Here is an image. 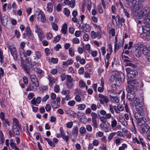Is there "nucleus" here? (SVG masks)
Wrapping results in <instances>:
<instances>
[{"mask_svg": "<svg viewBox=\"0 0 150 150\" xmlns=\"http://www.w3.org/2000/svg\"><path fill=\"white\" fill-rule=\"evenodd\" d=\"M135 51L136 56L138 57L141 56L142 53L146 56L147 59L150 62V45L148 47L145 45L141 44L140 45L136 44Z\"/></svg>", "mask_w": 150, "mask_h": 150, "instance_id": "f257e3e1", "label": "nucleus"}, {"mask_svg": "<svg viewBox=\"0 0 150 150\" xmlns=\"http://www.w3.org/2000/svg\"><path fill=\"white\" fill-rule=\"evenodd\" d=\"M101 128L103 129L105 132H108L111 130V127L110 124L108 122L105 123H101L100 125Z\"/></svg>", "mask_w": 150, "mask_h": 150, "instance_id": "9d476101", "label": "nucleus"}, {"mask_svg": "<svg viewBox=\"0 0 150 150\" xmlns=\"http://www.w3.org/2000/svg\"><path fill=\"white\" fill-rule=\"evenodd\" d=\"M113 108L115 112L117 114L120 113V112L122 111L124 109L122 106L120 105H118L117 106H113Z\"/></svg>", "mask_w": 150, "mask_h": 150, "instance_id": "a211bd4d", "label": "nucleus"}, {"mask_svg": "<svg viewBox=\"0 0 150 150\" xmlns=\"http://www.w3.org/2000/svg\"><path fill=\"white\" fill-rule=\"evenodd\" d=\"M70 93V91L68 90H63L61 91V94L62 95H64L65 96L69 94Z\"/></svg>", "mask_w": 150, "mask_h": 150, "instance_id": "de8ad7c7", "label": "nucleus"}, {"mask_svg": "<svg viewBox=\"0 0 150 150\" xmlns=\"http://www.w3.org/2000/svg\"><path fill=\"white\" fill-rule=\"evenodd\" d=\"M80 134L81 136H83L86 134V128L84 127H81L79 130Z\"/></svg>", "mask_w": 150, "mask_h": 150, "instance_id": "2f4dec72", "label": "nucleus"}, {"mask_svg": "<svg viewBox=\"0 0 150 150\" xmlns=\"http://www.w3.org/2000/svg\"><path fill=\"white\" fill-rule=\"evenodd\" d=\"M47 8V11L48 12H52L53 9V6L52 3L51 2L48 3Z\"/></svg>", "mask_w": 150, "mask_h": 150, "instance_id": "58836bf2", "label": "nucleus"}, {"mask_svg": "<svg viewBox=\"0 0 150 150\" xmlns=\"http://www.w3.org/2000/svg\"><path fill=\"white\" fill-rule=\"evenodd\" d=\"M144 23L146 25L150 24V11L147 16L145 17L144 21Z\"/></svg>", "mask_w": 150, "mask_h": 150, "instance_id": "b1692460", "label": "nucleus"}, {"mask_svg": "<svg viewBox=\"0 0 150 150\" xmlns=\"http://www.w3.org/2000/svg\"><path fill=\"white\" fill-rule=\"evenodd\" d=\"M10 145L11 147L15 150H18L19 149L16 147V144L13 142V139L10 140Z\"/></svg>", "mask_w": 150, "mask_h": 150, "instance_id": "4c0bfd02", "label": "nucleus"}, {"mask_svg": "<svg viewBox=\"0 0 150 150\" xmlns=\"http://www.w3.org/2000/svg\"><path fill=\"white\" fill-rule=\"evenodd\" d=\"M21 61L28 64V66H30H30L32 67V64L31 63L30 59V57H28L26 55L24 57H21Z\"/></svg>", "mask_w": 150, "mask_h": 150, "instance_id": "2eb2a0df", "label": "nucleus"}, {"mask_svg": "<svg viewBox=\"0 0 150 150\" xmlns=\"http://www.w3.org/2000/svg\"><path fill=\"white\" fill-rule=\"evenodd\" d=\"M48 79L49 81V85L50 86H52L54 83L57 82V79L56 78L49 76Z\"/></svg>", "mask_w": 150, "mask_h": 150, "instance_id": "aec40b11", "label": "nucleus"}, {"mask_svg": "<svg viewBox=\"0 0 150 150\" xmlns=\"http://www.w3.org/2000/svg\"><path fill=\"white\" fill-rule=\"evenodd\" d=\"M76 102L74 100H71L69 101L68 103V105L70 106H74Z\"/></svg>", "mask_w": 150, "mask_h": 150, "instance_id": "69168bd1", "label": "nucleus"}, {"mask_svg": "<svg viewBox=\"0 0 150 150\" xmlns=\"http://www.w3.org/2000/svg\"><path fill=\"white\" fill-rule=\"evenodd\" d=\"M38 14L41 16L40 20L43 23H44L46 20V17L44 13L43 12L40 11L38 13Z\"/></svg>", "mask_w": 150, "mask_h": 150, "instance_id": "c756f323", "label": "nucleus"}, {"mask_svg": "<svg viewBox=\"0 0 150 150\" xmlns=\"http://www.w3.org/2000/svg\"><path fill=\"white\" fill-rule=\"evenodd\" d=\"M110 80L115 85L120 86L121 84L122 80L119 76L112 75L111 76Z\"/></svg>", "mask_w": 150, "mask_h": 150, "instance_id": "39448f33", "label": "nucleus"}, {"mask_svg": "<svg viewBox=\"0 0 150 150\" xmlns=\"http://www.w3.org/2000/svg\"><path fill=\"white\" fill-rule=\"evenodd\" d=\"M60 36L59 35H58L54 38L53 42L54 43H56L58 42L60 40Z\"/></svg>", "mask_w": 150, "mask_h": 150, "instance_id": "4d7b16f0", "label": "nucleus"}, {"mask_svg": "<svg viewBox=\"0 0 150 150\" xmlns=\"http://www.w3.org/2000/svg\"><path fill=\"white\" fill-rule=\"evenodd\" d=\"M110 99L112 102L117 103L119 101V100L118 98L116 96L113 95L112 93H111L110 95Z\"/></svg>", "mask_w": 150, "mask_h": 150, "instance_id": "412c9836", "label": "nucleus"}, {"mask_svg": "<svg viewBox=\"0 0 150 150\" xmlns=\"http://www.w3.org/2000/svg\"><path fill=\"white\" fill-rule=\"evenodd\" d=\"M110 122L111 128L112 127V128L116 127L117 124V122L114 117H112L111 120Z\"/></svg>", "mask_w": 150, "mask_h": 150, "instance_id": "5701e85b", "label": "nucleus"}, {"mask_svg": "<svg viewBox=\"0 0 150 150\" xmlns=\"http://www.w3.org/2000/svg\"><path fill=\"white\" fill-rule=\"evenodd\" d=\"M124 61L126 62V65L127 66H129L130 67H135V65L130 62L129 61L128 59H125Z\"/></svg>", "mask_w": 150, "mask_h": 150, "instance_id": "a18cd8bd", "label": "nucleus"}, {"mask_svg": "<svg viewBox=\"0 0 150 150\" xmlns=\"http://www.w3.org/2000/svg\"><path fill=\"white\" fill-rule=\"evenodd\" d=\"M5 139L2 132L0 131V144H2L4 142Z\"/></svg>", "mask_w": 150, "mask_h": 150, "instance_id": "37998d69", "label": "nucleus"}, {"mask_svg": "<svg viewBox=\"0 0 150 150\" xmlns=\"http://www.w3.org/2000/svg\"><path fill=\"white\" fill-rule=\"evenodd\" d=\"M73 63V61L71 59H68L66 61L63 62V65L64 66H67L68 65H70Z\"/></svg>", "mask_w": 150, "mask_h": 150, "instance_id": "c9c22d12", "label": "nucleus"}, {"mask_svg": "<svg viewBox=\"0 0 150 150\" xmlns=\"http://www.w3.org/2000/svg\"><path fill=\"white\" fill-rule=\"evenodd\" d=\"M10 51L14 60H17V53L16 48Z\"/></svg>", "mask_w": 150, "mask_h": 150, "instance_id": "4be33fe9", "label": "nucleus"}, {"mask_svg": "<svg viewBox=\"0 0 150 150\" xmlns=\"http://www.w3.org/2000/svg\"><path fill=\"white\" fill-rule=\"evenodd\" d=\"M146 120L143 117L137 120V123L139 126H142L145 123Z\"/></svg>", "mask_w": 150, "mask_h": 150, "instance_id": "393cba45", "label": "nucleus"}, {"mask_svg": "<svg viewBox=\"0 0 150 150\" xmlns=\"http://www.w3.org/2000/svg\"><path fill=\"white\" fill-rule=\"evenodd\" d=\"M26 35L28 38L30 40H33L34 36L32 33L31 31L29 26H27L25 28Z\"/></svg>", "mask_w": 150, "mask_h": 150, "instance_id": "4468645a", "label": "nucleus"}, {"mask_svg": "<svg viewBox=\"0 0 150 150\" xmlns=\"http://www.w3.org/2000/svg\"><path fill=\"white\" fill-rule=\"evenodd\" d=\"M67 29V25L66 23L64 24L61 29V32L64 34H66Z\"/></svg>", "mask_w": 150, "mask_h": 150, "instance_id": "72a5a7b5", "label": "nucleus"}, {"mask_svg": "<svg viewBox=\"0 0 150 150\" xmlns=\"http://www.w3.org/2000/svg\"><path fill=\"white\" fill-rule=\"evenodd\" d=\"M149 130L148 128L146 126H144L142 127L141 131L143 133H146Z\"/></svg>", "mask_w": 150, "mask_h": 150, "instance_id": "0e129e2a", "label": "nucleus"}, {"mask_svg": "<svg viewBox=\"0 0 150 150\" xmlns=\"http://www.w3.org/2000/svg\"><path fill=\"white\" fill-rule=\"evenodd\" d=\"M133 103L137 111L141 113L142 114L144 113L143 103L140 101L139 98H135Z\"/></svg>", "mask_w": 150, "mask_h": 150, "instance_id": "f03ea898", "label": "nucleus"}, {"mask_svg": "<svg viewBox=\"0 0 150 150\" xmlns=\"http://www.w3.org/2000/svg\"><path fill=\"white\" fill-rule=\"evenodd\" d=\"M46 36L48 40H50L52 38V33H47Z\"/></svg>", "mask_w": 150, "mask_h": 150, "instance_id": "338daca9", "label": "nucleus"}, {"mask_svg": "<svg viewBox=\"0 0 150 150\" xmlns=\"http://www.w3.org/2000/svg\"><path fill=\"white\" fill-rule=\"evenodd\" d=\"M126 71L128 78L132 79L134 78L137 73L136 71L132 70L131 68L129 67L127 68L126 69Z\"/></svg>", "mask_w": 150, "mask_h": 150, "instance_id": "0eeeda50", "label": "nucleus"}, {"mask_svg": "<svg viewBox=\"0 0 150 150\" xmlns=\"http://www.w3.org/2000/svg\"><path fill=\"white\" fill-rule=\"evenodd\" d=\"M64 13L66 16H68L70 12L69 10L67 8H65L64 10Z\"/></svg>", "mask_w": 150, "mask_h": 150, "instance_id": "052dcab7", "label": "nucleus"}, {"mask_svg": "<svg viewBox=\"0 0 150 150\" xmlns=\"http://www.w3.org/2000/svg\"><path fill=\"white\" fill-rule=\"evenodd\" d=\"M108 52L111 53L112 52V45L111 44H109L108 45V48L107 49Z\"/></svg>", "mask_w": 150, "mask_h": 150, "instance_id": "5fc2aeb1", "label": "nucleus"}, {"mask_svg": "<svg viewBox=\"0 0 150 150\" xmlns=\"http://www.w3.org/2000/svg\"><path fill=\"white\" fill-rule=\"evenodd\" d=\"M51 24L53 29L55 31H57L58 29V26L57 24L54 23H52Z\"/></svg>", "mask_w": 150, "mask_h": 150, "instance_id": "3c124183", "label": "nucleus"}, {"mask_svg": "<svg viewBox=\"0 0 150 150\" xmlns=\"http://www.w3.org/2000/svg\"><path fill=\"white\" fill-rule=\"evenodd\" d=\"M44 139L46 140L48 144L51 146L54 147L55 146V144L50 139L47 138H44Z\"/></svg>", "mask_w": 150, "mask_h": 150, "instance_id": "e433bc0d", "label": "nucleus"}, {"mask_svg": "<svg viewBox=\"0 0 150 150\" xmlns=\"http://www.w3.org/2000/svg\"><path fill=\"white\" fill-rule=\"evenodd\" d=\"M144 0H126V1L131 2L134 4L133 9L135 11H138L143 6L142 3Z\"/></svg>", "mask_w": 150, "mask_h": 150, "instance_id": "7ed1b4c3", "label": "nucleus"}, {"mask_svg": "<svg viewBox=\"0 0 150 150\" xmlns=\"http://www.w3.org/2000/svg\"><path fill=\"white\" fill-rule=\"evenodd\" d=\"M19 51L21 58L23 57V56L24 57L26 56L24 48H20Z\"/></svg>", "mask_w": 150, "mask_h": 150, "instance_id": "c03bdc74", "label": "nucleus"}, {"mask_svg": "<svg viewBox=\"0 0 150 150\" xmlns=\"http://www.w3.org/2000/svg\"><path fill=\"white\" fill-rule=\"evenodd\" d=\"M116 134V133L115 132H112L110 133L108 135V140L109 142H110V140Z\"/></svg>", "mask_w": 150, "mask_h": 150, "instance_id": "09e8293b", "label": "nucleus"}, {"mask_svg": "<svg viewBox=\"0 0 150 150\" xmlns=\"http://www.w3.org/2000/svg\"><path fill=\"white\" fill-rule=\"evenodd\" d=\"M30 80L32 83H33L36 82L39 83L38 79L36 76L34 75H30Z\"/></svg>", "mask_w": 150, "mask_h": 150, "instance_id": "a878e982", "label": "nucleus"}, {"mask_svg": "<svg viewBox=\"0 0 150 150\" xmlns=\"http://www.w3.org/2000/svg\"><path fill=\"white\" fill-rule=\"evenodd\" d=\"M51 104L52 107L54 108H57L60 107V104H58L55 100L52 101Z\"/></svg>", "mask_w": 150, "mask_h": 150, "instance_id": "f704fd0d", "label": "nucleus"}, {"mask_svg": "<svg viewBox=\"0 0 150 150\" xmlns=\"http://www.w3.org/2000/svg\"><path fill=\"white\" fill-rule=\"evenodd\" d=\"M72 42L73 43L76 44H78L80 42L79 39L76 38H74L72 40Z\"/></svg>", "mask_w": 150, "mask_h": 150, "instance_id": "774afa93", "label": "nucleus"}, {"mask_svg": "<svg viewBox=\"0 0 150 150\" xmlns=\"http://www.w3.org/2000/svg\"><path fill=\"white\" fill-rule=\"evenodd\" d=\"M115 5L119 9V10H120L121 8L124 9L122 3L120 1V0H119V2H117Z\"/></svg>", "mask_w": 150, "mask_h": 150, "instance_id": "ea45409f", "label": "nucleus"}, {"mask_svg": "<svg viewBox=\"0 0 150 150\" xmlns=\"http://www.w3.org/2000/svg\"><path fill=\"white\" fill-rule=\"evenodd\" d=\"M35 70L37 72L38 77L40 78L43 75V71L41 69L38 68H36Z\"/></svg>", "mask_w": 150, "mask_h": 150, "instance_id": "cd10ccee", "label": "nucleus"}, {"mask_svg": "<svg viewBox=\"0 0 150 150\" xmlns=\"http://www.w3.org/2000/svg\"><path fill=\"white\" fill-rule=\"evenodd\" d=\"M131 119L132 120V125L131 127V129L132 132L134 134H136L137 133L136 129L134 125V124L132 119V118H131Z\"/></svg>", "mask_w": 150, "mask_h": 150, "instance_id": "79ce46f5", "label": "nucleus"}, {"mask_svg": "<svg viewBox=\"0 0 150 150\" xmlns=\"http://www.w3.org/2000/svg\"><path fill=\"white\" fill-rule=\"evenodd\" d=\"M7 45L8 48L10 51L16 48L15 45L11 42H8Z\"/></svg>", "mask_w": 150, "mask_h": 150, "instance_id": "473e14b6", "label": "nucleus"}, {"mask_svg": "<svg viewBox=\"0 0 150 150\" xmlns=\"http://www.w3.org/2000/svg\"><path fill=\"white\" fill-rule=\"evenodd\" d=\"M144 35L145 36V38L147 40H150V30L149 28L146 26H143L142 28Z\"/></svg>", "mask_w": 150, "mask_h": 150, "instance_id": "6e6552de", "label": "nucleus"}, {"mask_svg": "<svg viewBox=\"0 0 150 150\" xmlns=\"http://www.w3.org/2000/svg\"><path fill=\"white\" fill-rule=\"evenodd\" d=\"M116 18L117 19V21H116V23L117 25H121V18H120L119 16L117 15L116 16Z\"/></svg>", "mask_w": 150, "mask_h": 150, "instance_id": "e2e57ef3", "label": "nucleus"}, {"mask_svg": "<svg viewBox=\"0 0 150 150\" xmlns=\"http://www.w3.org/2000/svg\"><path fill=\"white\" fill-rule=\"evenodd\" d=\"M137 86V81L136 80H133L129 81L128 83V85L126 88L127 91H134L135 86Z\"/></svg>", "mask_w": 150, "mask_h": 150, "instance_id": "423d86ee", "label": "nucleus"}, {"mask_svg": "<svg viewBox=\"0 0 150 150\" xmlns=\"http://www.w3.org/2000/svg\"><path fill=\"white\" fill-rule=\"evenodd\" d=\"M78 133V129L77 126L74 127L72 131V134L74 138L76 137Z\"/></svg>", "mask_w": 150, "mask_h": 150, "instance_id": "bb28decb", "label": "nucleus"}, {"mask_svg": "<svg viewBox=\"0 0 150 150\" xmlns=\"http://www.w3.org/2000/svg\"><path fill=\"white\" fill-rule=\"evenodd\" d=\"M35 32L37 33L39 37H42L43 32L41 28L37 25H35Z\"/></svg>", "mask_w": 150, "mask_h": 150, "instance_id": "dca6fc26", "label": "nucleus"}, {"mask_svg": "<svg viewBox=\"0 0 150 150\" xmlns=\"http://www.w3.org/2000/svg\"><path fill=\"white\" fill-rule=\"evenodd\" d=\"M123 140V139L122 138H120L116 139L115 140V143L116 145H119L121 143V141Z\"/></svg>", "mask_w": 150, "mask_h": 150, "instance_id": "864d4df0", "label": "nucleus"}, {"mask_svg": "<svg viewBox=\"0 0 150 150\" xmlns=\"http://www.w3.org/2000/svg\"><path fill=\"white\" fill-rule=\"evenodd\" d=\"M13 122L12 129L13 133L18 135L19 134V130L21 129V127L18 122L17 119L15 118H13Z\"/></svg>", "mask_w": 150, "mask_h": 150, "instance_id": "20e7f679", "label": "nucleus"}, {"mask_svg": "<svg viewBox=\"0 0 150 150\" xmlns=\"http://www.w3.org/2000/svg\"><path fill=\"white\" fill-rule=\"evenodd\" d=\"M146 8L143 9L139 13V14L137 16V17H142L144 19L145 17H146L149 13V11L146 9Z\"/></svg>", "mask_w": 150, "mask_h": 150, "instance_id": "f8f14e48", "label": "nucleus"}, {"mask_svg": "<svg viewBox=\"0 0 150 150\" xmlns=\"http://www.w3.org/2000/svg\"><path fill=\"white\" fill-rule=\"evenodd\" d=\"M92 125L94 128H97V121L96 119H92Z\"/></svg>", "mask_w": 150, "mask_h": 150, "instance_id": "6e6d98bb", "label": "nucleus"}, {"mask_svg": "<svg viewBox=\"0 0 150 150\" xmlns=\"http://www.w3.org/2000/svg\"><path fill=\"white\" fill-rule=\"evenodd\" d=\"M69 54L71 57H73L74 55V49L72 47H70L69 49Z\"/></svg>", "mask_w": 150, "mask_h": 150, "instance_id": "8fccbe9b", "label": "nucleus"}, {"mask_svg": "<svg viewBox=\"0 0 150 150\" xmlns=\"http://www.w3.org/2000/svg\"><path fill=\"white\" fill-rule=\"evenodd\" d=\"M127 145L125 144H123L121 146L119 147L118 150H125V149L127 148Z\"/></svg>", "mask_w": 150, "mask_h": 150, "instance_id": "603ef678", "label": "nucleus"}, {"mask_svg": "<svg viewBox=\"0 0 150 150\" xmlns=\"http://www.w3.org/2000/svg\"><path fill=\"white\" fill-rule=\"evenodd\" d=\"M77 107V109L79 110H83L86 107V105L84 104H81L76 105Z\"/></svg>", "mask_w": 150, "mask_h": 150, "instance_id": "7c9ffc66", "label": "nucleus"}, {"mask_svg": "<svg viewBox=\"0 0 150 150\" xmlns=\"http://www.w3.org/2000/svg\"><path fill=\"white\" fill-rule=\"evenodd\" d=\"M144 113H143V114H141V113L137 112H136L134 115V117L135 119L137 120L143 117V116L144 115Z\"/></svg>", "mask_w": 150, "mask_h": 150, "instance_id": "c85d7f7f", "label": "nucleus"}, {"mask_svg": "<svg viewBox=\"0 0 150 150\" xmlns=\"http://www.w3.org/2000/svg\"><path fill=\"white\" fill-rule=\"evenodd\" d=\"M91 35L92 39H94L96 38L100 39L101 37L100 33L98 32H96L94 31H92L91 32Z\"/></svg>", "mask_w": 150, "mask_h": 150, "instance_id": "f3484780", "label": "nucleus"}, {"mask_svg": "<svg viewBox=\"0 0 150 150\" xmlns=\"http://www.w3.org/2000/svg\"><path fill=\"white\" fill-rule=\"evenodd\" d=\"M0 62L3 67H6L7 65L8 61L6 58H4L3 56V53L1 50H0Z\"/></svg>", "mask_w": 150, "mask_h": 150, "instance_id": "9b49d317", "label": "nucleus"}, {"mask_svg": "<svg viewBox=\"0 0 150 150\" xmlns=\"http://www.w3.org/2000/svg\"><path fill=\"white\" fill-rule=\"evenodd\" d=\"M99 118L100 121L102 122L101 123H105L107 122V120L105 116H100V117Z\"/></svg>", "mask_w": 150, "mask_h": 150, "instance_id": "680f3d73", "label": "nucleus"}, {"mask_svg": "<svg viewBox=\"0 0 150 150\" xmlns=\"http://www.w3.org/2000/svg\"><path fill=\"white\" fill-rule=\"evenodd\" d=\"M67 87L69 89L72 88L74 86V83L73 81L67 82Z\"/></svg>", "mask_w": 150, "mask_h": 150, "instance_id": "a19ab883", "label": "nucleus"}, {"mask_svg": "<svg viewBox=\"0 0 150 150\" xmlns=\"http://www.w3.org/2000/svg\"><path fill=\"white\" fill-rule=\"evenodd\" d=\"M74 94L75 95H80L81 94V91L78 88H76L74 90Z\"/></svg>", "mask_w": 150, "mask_h": 150, "instance_id": "13d9d810", "label": "nucleus"}, {"mask_svg": "<svg viewBox=\"0 0 150 150\" xmlns=\"http://www.w3.org/2000/svg\"><path fill=\"white\" fill-rule=\"evenodd\" d=\"M34 57H35L37 59H39L41 57V54L40 52L36 51L35 52Z\"/></svg>", "mask_w": 150, "mask_h": 150, "instance_id": "49530a36", "label": "nucleus"}, {"mask_svg": "<svg viewBox=\"0 0 150 150\" xmlns=\"http://www.w3.org/2000/svg\"><path fill=\"white\" fill-rule=\"evenodd\" d=\"M128 93L127 98L129 101H132L134 98L135 96V94L134 91H127Z\"/></svg>", "mask_w": 150, "mask_h": 150, "instance_id": "ddd939ff", "label": "nucleus"}, {"mask_svg": "<svg viewBox=\"0 0 150 150\" xmlns=\"http://www.w3.org/2000/svg\"><path fill=\"white\" fill-rule=\"evenodd\" d=\"M75 99L77 102H80L81 100V98L79 95H75Z\"/></svg>", "mask_w": 150, "mask_h": 150, "instance_id": "bf43d9fd", "label": "nucleus"}, {"mask_svg": "<svg viewBox=\"0 0 150 150\" xmlns=\"http://www.w3.org/2000/svg\"><path fill=\"white\" fill-rule=\"evenodd\" d=\"M64 2L65 4L72 8H73L75 6V1L74 0L70 1V0H64Z\"/></svg>", "mask_w": 150, "mask_h": 150, "instance_id": "6ab92c4d", "label": "nucleus"}, {"mask_svg": "<svg viewBox=\"0 0 150 150\" xmlns=\"http://www.w3.org/2000/svg\"><path fill=\"white\" fill-rule=\"evenodd\" d=\"M39 83L36 82L33 83H30L28 87L26 89V91H35L37 89V87L39 86Z\"/></svg>", "mask_w": 150, "mask_h": 150, "instance_id": "1a4fd4ad", "label": "nucleus"}]
</instances>
